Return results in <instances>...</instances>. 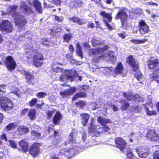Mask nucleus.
I'll list each match as a JSON object with an SVG mask.
<instances>
[{"instance_id": "nucleus-1", "label": "nucleus", "mask_w": 159, "mask_h": 159, "mask_svg": "<svg viewBox=\"0 0 159 159\" xmlns=\"http://www.w3.org/2000/svg\"><path fill=\"white\" fill-rule=\"evenodd\" d=\"M108 48V46L106 45L103 48L91 49L89 50V55L90 56L95 55L93 60L97 62L100 60H104L106 61H110L112 63H115L116 60V57L113 55L111 51H107Z\"/></svg>"}, {"instance_id": "nucleus-2", "label": "nucleus", "mask_w": 159, "mask_h": 159, "mask_svg": "<svg viewBox=\"0 0 159 159\" xmlns=\"http://www.w3.org/2000/svg\"><path fill=\"white\" fill-rule=\"evenodd\" d=\"M18 7L16 5L9 6L7 9V12L2 11V16L7 14L11 15L14 18L15 25L19 29L22 30L27 23V21L24 16L16 12Z\"/></svg>"}, {"instance_id": "nucleus-3", "label": "nucleus", "mask_w": 159, "mask_h": 159, "mask_svg": "<svg viewBox=\"0 0 159 159\" xmlns=\"http://www.w3.org/2000/svg\"><path fill=\"white\" fill-rule=\"evenodd\" d=\"M77 134V132L75 129L72 130L67 140L66 145H68L69 144V145L71 146L72 145L73 147L70 148V149L66 148L61 149L58 154L59 155H61L63 153L66 156H68L70 154H72L75 153V151L78 150V149L75 148L79 145V144L75 142V139L76 137Z\"/></svg>"}, {"instance_id": "nucleus-4", "label": "nucleus", "mask_w": 159, "mask_h": 159, "mask_svg": "<svg viewBox=\"0 0 159 159\" xmlns=\"http://www.w3.org/2000/svg\"><path fill=\"white\" fill-rule=\"evenodd\" d=\"M115 18L120 19L121 27L124 29L127 30L131 26V23L128 17L127 14L122 10L120 11L116 14Z\"/></svg>"}, {"instance_id": "nucleus-5", "label": "nucleus", "mask_w": 159, "mask_h": 159, "mask_svg": "<svg viewBox=\"0 0 159 159\" xmlns=\"http://www.w3.org/2000/svg\"><path fill=\"white\" fill-rule=\"evenodd\" d=\"M91 123L89 127L90 132L93 133V135L96 137L99 136L101 133L107 132L109 131L110 128L108 126L105 125L102 128H99L100 126H96L93 124L94 119L92 118L91 119Z\"/></svg>"}, {"instance_id": "nucleus-6", "label": "nucleus", "mask_w": 159, "mask_h": 159, "mask_svg": "<svg viewBox=\"0 0 159 159\" xmlns=\"http://www.w3.org/2000/svg\"><path fill=\"white\" fill-rule=\"evenodd\" d=\"M115 70L116 74H120L122 75L123 77L125 76L126 75L125 70L124 69L122 65L121 62H119L116 68L114 69L112 67L104 68L102 71L105 74L110 72L113 71Z\"/></svg>"}, {"instance_id": "nucleus-7", "label": "nucleus", "mask_w": 159, "mask_h": 159, "mask_svg": "<svg viewBox=\"0 0 159 159\" xmlns=\"http://www.w3.org/2000/svg\"><path fill=\"white\" fill-rule=\"evenodd\" d=\"M0 102L1 108L4 110L8 111L13 108L14 104L12 101L7 97H1L0 98Z\"/></svg>"}, {"instance_id": "nucleus-8", "label": "nucleus", "mask_w": 159, "mask_h": 159, "mask_svg": "<svg viewBox=\"0 0 159 159\" xmlns=\"http://www.w3.org/2000/svg\"><path fill=\"white\" fill-rule=\"evenodd\" d=\"M75 70H64L63 74L60 77V80L61 81H64L67 79H69L72 81L74 80V78L75 77Z\"/></svg>"}, {"instance_id": "nucleus-9", "label": "nucleus", "mask_w": 159, "mask_h": 159, "mask_svg": "<svg viewBox=\"0 0 159 159\" xmlns=\"http://www.w3.org/2000/svg\"><path fill=\"white\" fill-rule=\"evenodd\" d=\"M13 28L11 23L8 20H3L2 22L1 31L10 33L13 30Z\"/></svg>"}, {"instance_id": "nucleus-10", "label": "nucleus", "mask_w": 159, "mask_h": 159, "mask_svg": "<svg viewBox=\"0 0 159 159\" xmlns=\"http://www.w3.org/2000/svg\"><path fill=\"white\" fill-rule=\"evenodd\" d=\"M136 151L139 156L143 158H146L150 153L149 149L143 146H140L137 148Z\"/></svg>"}, {"instance_id": "nucleus-11", "label": "nucleus", "mask_w": 159, "mask_h": 159, "mask_svg": "<svg viewBox=\"0 0 159 159\" xmlns=\"http://www.w3.org/2000/svg\"><path fill=\"white\" fill-rule=\"evenodd\" d=\"M4 63L8 70H13L16 66V63L13 58L10 56L6 58Z\"/></svg>"}, {"instance_id": "nucleus-12", "label": "nucleus", "mask_w": 159, "mask_h": 159, "mask_svg": "<svg viewBox=\"0 0 159 159\" xmlns=\"http://www.w3.org/2000/svg\"><path fill=\"white\" fill-rule=\"evenodd\" d=\"M100 14L101 16L105 18L103 19V21L106 26L109 29H112L113 28L110 25L109 23L111 22L112 19L111 14L109 13H106L105 11H101Z\"/></svg>"}, {"instance_id": "nucleus-13", "label": "nucleus", "mask_w": 159, "mask_h": 159, "mask_svg": "<svg viewBox=\"0 0 159 159\" xmlns=\"http://www.w3.org/2000/svg\"><path fill=\"white\" fill-rule=\"evenodd\" d=\"M115 142L116 147L123 152L127 144L125 140L120 137L116 138L115 139Z\"/></svg>"}, {"instance_id": "nucleus-14", "label": "nucleus", "mask_w": 159, "mask_h": 159, "mask_svg": "<svg viewBox=\"0 0 159 159\" xmlns=\"http://www.w3.org/2000/svg\"><path fill=\"white\" fill-rule=\"evenodd\" d=\"M139 27L140 33L141 34L147 33L149 31V27L143 20H141L139 22Z\"/></svg>"}, {"instance_id": "nucleus-15", "label": "nucleus", "mask_w": 159, "mask_h": 159, "mask_svg": "<svg viewBox=\"0 0 159 159\" xmlns=\"http://www.w3.org/2000/svg\"><path fill=\"white\" fill-rule=\"evenodd\" d=\"M147 137L151 141H155L159 143V135L157 134L154 130L151 129L148 131Z\"/></svg>"}, {"instance_id": "nucleus-16", "label": "nucleus", "mask_w": 159, "mask_h": 159, "mask_svg": "<svg viewBox=\"0 0 159 159\" xmlns=\"http://www.w3.org/2000/svg\"><path fill=\"white\" fill-rule=\"evenodd\" d=\"M126 62L131 66L134 71H137L138 69V63L135 61L132 56H130L127 58Z\"/></svg>"}, {"instance_id": "nucleus-17", "label": "nucleus", "mask_w": 159, "mask_h": 159, "mask_svg": "<svg viewBox=\"0 0 159 159\" xmlns=\"http://www.w3.org/2000/svg\"><path fill=\"white\" fill-rule=\"evenodd\" d=\"M124 97L127 99L129 100H131L133 99V100H137V101H143V99L142 98L140 97L138 94H136L133 96L131 93H123Z\"/></svg>"}, {"instance_id": "nucleus-18", "label": "nucleus", "mask_w": 159, "mask_h": 159, "mask_svg": "<svg viewBox=\"0 0 159 159\" xmlns=\"http://www.w3.org/2000/svg\"><path fill=\"white\" fill-rule=\"evenodd\" d=\"M39 144L34 143L31 146L29 152L30 154L33 156H36L39 154Z\"/></svg>"}, {"instance_id": "nucleus-19", "label": "nucleus", "mask_w": 159, "mask_h": 159, "mask_svg": "<svg viewBox=\"0 0 159 159\" xmlns=\"http://www.w3.org/2000/svg\"><path fill=\"white\" fill-rule=\"evenodd\" d=\"M153 105L151 102H149L144 105V107L147 115L152 116L156 114V111L153 110Z\"/></svg>"}, {"instance_id": "nucleus-20", "label": "nucleus", "mask_w": 159, "mask_h": 159, "mask_svg": "<svg viewBox=\"0 0 159 159\" xmlns=\"http://www.w3.org/2000/svg\"><path fill=\"white\" fill-rule=\"evenodd\" d=\"M20 7V10L26 14L29 15L32 12V10L29 7L27 6L25 2H21Z\"/></svg>"}, {"instance_id": "nucleus-21", "label": "nucleus", "mask_w": 159, "mask_h": 159, "mask_svg": "<svg viewBox=\"0 0 159 159\" xmlns=\"http://www.w3.org/2000/svg\"><path fill=\"white\" fill-rule=\"evenodd\" d=\"M150 78L151 80H155L159 83V67L156 69L154 73L150 75Z\"/></svg>"}, {"instance_id": "nucleus-22", "label": "nucleus", "mask_w": 159, "mask_h": 159, "mask_svg": "<svg viewBox=\"0 0 159 159\" xmlns=\"http://www.w3.org/2000/svg\"><path fill=\"white\" fill-rule=\"evenodd\" d=\"M76 89L75 88H72L71 89L66 90L60 93V95L63 97H65L68 95L72 94L75 91Z\"/></svg>"}, {"instance_id": "nucleus-23", "label": "nucleus", "mask_w": 159, "mask_h": 159, "mask_svg": "<svg viewBox=\"0 0 159 159\" xmlns=\"http://www.w3.org/2000/svg\"><path fill=\"white\" fill-rule=\"evenodd\" d=\"M159 64V60L157 59L151 60L148 64V67L151 69H154L156 68Z\"/></svg>"}, {"instance_id": "nucleus-24", "label": "nucleus", "mask_w": 159, "mask_h": 159, "mask_svg": "<svg viewBox=\"0 0 159 159\" xmlns=\"http://www.w3.org/2000/svg\"><path fill=\"white\" fill-rule=\"evenodd\" d=\"M33 5L36 11L39 13L42 14V7L40 2L38 0H34Z\"/></svg>"}, {"instance_id": "nucleus-25", "label": "nucleus", "mask_w": 159, "mask_h": 159, "mask_svg": "<svg viewBox=\"0 0 159 159\" xmlns=\"http://www.w3.org/2000/svg\"><path fill=\"white\" fill-rule=\"evenodd\" d=\"M97 120L102 126V127H100L99 128H102L105 125V124L111 122V120L109 119L100 116L98 117Z\"/></svg>"}, {"instance_id": "nucleus-26", "label": "nucleus", "mask_w": 159, "mask_h": 159, "mask_svg": "<svg viewBox=\"0 0 159 159\" xmlns=\"http://www.w3.org/2000/svg\"><path fill=\"white\" fill-rule=\"evenodd\" d=\"M62 117V116L61 114L59 111H57L53 119V123L55 125L59 124Z\"/></svg>"}, {"instance_id": "nucleus-27", "label": "nucleus", "mask_w": 159, "mask_h": 159, "mask_svg": "<svg viewBox=\"0 0 159 159\" xmlns=\"http://www.w3.org/2000/svg\"><path fill=\"white\" fill-rule=\"evenodd\" d=\"M17 131L20 135H22L27 133L29 131V129L25 126H19L17 129Z\"/></svg>"}, {"instance_id": "nucleus-28", "label": "nucleus", "mask_w": 159, "mask_h": 159, "mask_svg": "<svg viewBox=\"0 0 159 159\" xmlns=\"http://www.w3.org/2000/svg\"><path fill=\"white\" fill-rule=\"evenodd\" d=\"M66 58L68 59L69 61L72 64L76 63L77 65H80L82 63V61L77 62L73 58V55L71 53L67 54L66 55Z\"/></svg>"}, {"instance_id": "nucleus-29", "label": "nucleus", "mask_w": 159, "mask_h": 159, "mask_svg": "<svg viewBox=\"0 0 159 159\" xmlns=\"http://www.w3.org/2000/svg\"><path fill=\"white\" fill-rule=\"evenodd\" d=\"M19 145L24 152H26L28 149V144L25 140L19 142Z\"/></svg>"}, {"instance_id": "nucleus-30", "label": "nucleus", "mask_w": 159, "mask_h": 159, "mask_svg": "<svg viewBox=\"0 0 159 159\" xmlns=\"http://www.w3.org/2000/svg\"><path fill=\"white\" fill-rule=\"evenodd\" d=\"M83 2L79 0H75L70 2V6L71 8L76 7L78 6H82Z\"/></svg>"}, {"instance_id": "nucleus-31", "label": "nucleus", "mask_w": 159, "mask_h": 159, "mask_svg": "<svg viewBox=\"0 0 159 159\" xmlns=\"http://www.w3.org/2000/svg\"><path fill=\"white\" fill-rule=\"evenodd\" d=\"M82 119V123L84 126H85L88 121L89 116L87 114H84L81 115Z\"/></svg>"}, {"instance_id": "nucleus-32", "label": "nucleus", "mask_w": 159, "mask_h": 159, "mask_svg": "<svg viewBox=\"0 0 159 159\" xmlns=\"http://www.w3.org/2000/svg\"><path fill=\"white\" fill-rule=\"evenodd\" d=\"M23 74L29 80V82L30 84H34V82L32 81V80L34 79L33 75H31L29 73L26 71H24Z\"/></svg>"}, {"instance_id": "nucleus-33", "label": "nucleus", "mask_w": 159, "mask_h": 159, "mask_svg": "<svg viewBox=\"0 0 159 159\" xmlns=\"http://www.w3.org/2000/svg\"><path fill=\"white\" fill-rule=\"evenodd\" d=\"M58 64V63H54L53 65L52 66V70L54 72L57 73L61 72L63 71L64 70L61 69V68L58 67L57 66Z\"/></svg>"}, {"instance_id": "nucleus-34", "label": "nucleus", "mask_w": 159, "mask_h": 159, "mask_svg": "<svg viewBox=\"0 0 159 159\" xmlns=\"http://www.w3.org/2000/svg\"><path fill=\"white\" fill-rule=\"evenodd\" d=\"M135 76L136 78L140 81L139 82L141 83H142V81L144 79L143 77V75L139 71H137V72L135 73Z\"/></svg>"}, {"instance_id": "nucleus-35", "label": "nucleus", "mask_w": 159, "mask_h": 159, "mask_svg": "<svg viewBox=\"0 0 159 159\" xmlns=\"http://www.w3.org/2000/svg\"><path fill=\"white\" fill-rule=\"evenodd\" d=\"M33 59H37L39 60H43V54L39 52H36L33 56Z\"/></svg>"}, {"instance_id": "nucleus-36", "label": "nucleus", "mask_w": 159, "mask_h": 159, "mask_svg": "<svg viewBox=\"0 0 159 159\" xmlns=\"http://www.w3.org/2000/svg\"><path fill=\"white\" fill-rule=\"evenodd\" d=\"M70 20H71L75 23H76L80 25H82L84 23V21L79 18L76 17H72L70 18Z\"/></svg>"}, {"instance_id": "nucleus-37", "label": "nucleus", "mask_w": 159, "mask_h": 159, "mask_svg": "<svg viewBox=\"0 0 159 159\" xmlns=\"http://www.w3.org/2000/svg\"><path fill=\"white\" fill-rule=\"evenodd\" d=\"M76 52L78 55L81 58H82L83 56L82 53L81 48L80 46L79 43H76Z\"/></svg>"}, {"instance_id": "nucleus-38", "label": "nucleus", "mask_w": 159, "mask_h": 159, "mask_svg": "<svg viewBox=\"0 0 159 159\" xmlns=\"http://www.w3.org/2000/svg\"><path fill=\"white\" fill-rule=\"evenodd\" d=\"M16 126V123H11L6 126V131H8L15 129Z\"/></svg>"}, {"instance_id": "nucleus-39", "label": "nucleus", "mask_w": 159, "mask_h": 159, "mask_svg": "<svg viewBox=\"0 0 159 159\" xmlns=\"http://www.w3.org/2000/svg\"><path fill=\"white\" fill-rule=\"evenodd\" d=\"M120 102L123 104V105L121 107V108L122 110H125L129 107V104L124 100H121Z\"/></svg>"}, {"instance_id": "nucleus-40", "label": "nucleus", "mask_w": 159, "mask_h": 159, "mask_svg": "<svg viewBox=\"0 0 159 159\" xmlns=\"http://www.w3.org/2000/svg\"><path fill=\"white\" fill-rule=\"evenodd\" d=\"M91 43L93 46H98L102 43L101 41L98 40L94 38H93L92 39Z\"/></svg>"}, {"instance_id": "nucleus-41", "label": "nucleus", "mask_w": 159, "mask_h": 159, "mask_svg": "<svg viewBox=\"0 0 159 159\" xmlns=\"http://www.w3.org/2000/svg\"><path fill=\"white\" fill-rule=\"evenodd\" d=\"M42 60L37 59H34L33 61L34 65L36 67L40 66L43 63V62L41 61Z\"/></svg>"}, {"instance_id": "nucleus-42", "label": "nucleus", "mask_w": 159, "mask_h": 159, "mask_svg": "<svg viewBox=\"0 0 159 159\" xmlns=\"http://www.w3.org/2000/svg\"><path fill=\"white\" fill-rule=\"evenodd\" d=\"M28 115L30 119H34L35 116V110L33 109L31 110L29 112Z\"/></svg>"}, {"instance_id": "nucleus-43", "label": "nucleus", "mask_w": 159, "mask_h": 159, "mask_svg": "<svg viewBox=\"0 0 159 159\" xmlns=\"http://www.w3.org/2000/svg\"><path fill=\"white\" fill-rule=\"evenodd\" d=\"M63 37L64 41L68 42L72 37V34L70 33L66 34H65Z\"/></svg>"}, {"instance_id": "nucleus-44", "label": "nucleus", "mask_w": 159, "mask_h": 159, "mask_svg": "<svg viewBox=\"0 0 159 159\" xmlns=\"http://www.w3.org/2000/svg\"><path fill=\"white\" fill-rule=\"evenodd\" d=\"M146 41L145 39L139 40L137 39H133L130 40V41L135 44H138L144 43Z\"/></svg>"}, {"instance_id": "nucleus-45", "label": "nucleus", "mask_w": 159, "mask_h": 159, "mask_svg": "<svg viewBox=\"0 0 159 159\" xmlns=\"http://www.w3.org/2000/svg\"><path fill=\"white\" fill-rule=\"evenodd\" d=\"M86 93L85 92L78 93L76 94L73 97V100H74L79 98L85 97L86 96Z\"/></svg>"}, {"instance_id": "nucleus-46", "label": "nucleus", "mask_w": 159, "mask_h": 159, "mask_svg": "<svg viewBox=\"0 0 159 159\" xmlns=\"http://www.w3.org/2000/svg\"><path fill=\"white\" fill-rule=\"evenodd\" d=\"M31 134L33 136L38 138L41 139V133L36 130L32 131Z\"/></svg>"}, {"instance_id": "nucleus-47", "label": "nucleus", "mask_w": 159, "mask_h": 159, "mask_svg": "<svg viewBox=\"0 0 159 159\" xmlns=\"http://www.w3.org/2000/svg\"><path fill=\"white\" fill-rule=\"evenodd\" d=\"M134 157H135L131 150L129 149L127 150V159H134Z\"/></svg>"}, {"instance_id": "nucleus-48", "label": "nucleus", "mask_w": 159, "mask_h": 159, "mask_svg": "<svg viewBox=\"0 0 159 159\" xmlns=\"http://www.w3.org/2000/svg\"><path fill=\"white\" fill-rule=\"evenodd\" d=\"M76 105L80 108L83 109L84 107L85 106V103L83 101H81L77 102L75 103Z\"/></svg>"}, {"instance_id": "nucleus-49", "label": "nucleus", "mask_w": 159, "mask_h": 159, "mask_svg": "<svg viewBox=\"0 0 159 159\" xmlns=\"http://www.w3.org/2000/svg\"><path fill=\"white\" fill-rule=\"evenodd\" d=\"M47 95V93L43 92H40L37 93L36 96L39 98H44Z\"/></svg>"}, {"instance_id": "nucleus-50", "label": "nucleus", "mask_w": 159, "mask_h": 159, "mask_svg": "<svg viewBox=\"0 0 159 159\" xmlns=\"http://www.w3.org/2000/svg\"><path fill=\"white\" fill-rule=\"evenodd\" d=\"M5 87L6 86L2 84L0 85V95L6 93Z\"/></svg>"}, {"instance_id": "nucleus-51", "label": "nucleus", "mask_w": 159, "mask_h": 159, "mask_svg": "<svg viewBox=\"0 0 159 159\" xmlns=\"http://www.w3.org/2000/svg\"><path fill=\"white\" fill-rule=\"evenodd\" d=\"M55 112V111L54 110L52 111H47L46 113L48 117L49 118H52Z\"/></svg>"}, {"instance_id": "nucleus-52", "label": "nucleus", "mask_w": 159, "mask_h": 159, "mask_svg": "<svg viewBox=\"0 0 159 159\" xmlns=\"http://www.w3.org/2000/svg\"><path fill=\"white\" fill-rule=\"evenodd\" d=\"M153 158L154 159H159V148L154 153Z\"/></svg>"}, {"instance_id": "nucleus-53", "label": "nucleus", "mask_w": 159, "mask_h": 159, "mask_svg": "<svg viewBox=\"0 0 159 159\" xmlns=\"http://www.w3.org/2000/svg\"><path fill=\"white\" fill-rule=\"evenodd\" d=\"M100 107V105L98 102H95L92 105V108L93 110L97 109Z\"/></svg>"}, {"instance_id": "nucleus-54", "label": "nucleus", "mask_w": 159, "mask_h": 159, "mask_svg": "<svg viewBox=\"0 0 159 159\" xmlns=\"http://www.w3.org/2000/svg\"><path fill=\"white\" fill-rule=\"evenodd\" d=\"M8 142L11 147L13 148H16L17 147V144L14 141L11 140H8Z\"/></svg>"}, {"instance_id": "nucleus-55", "label": "nucleus", "mask_w": 159, "mask_h": 159, "mask_svg": "<svg viewBox=\"0 0 159 159\" xmlns=\"http://www.w3.org/2000/svg\"><path fill=\"white\" fill-rule=\"evenodd\" d=\"M54 16L55 19L56 20L59 22H61L63 20V18L62 16H59L56 15H55Z\"/></svg>"}, {"instance_id": "nucleus-56", "label": "nucleus", "mask_w": 159, "mask_h": 159, "mask_svg": "<svg viewBox=\"0 0 159 159\" xmlns=\"http://www.w3.org/2000/svg\"><path fill=\"white\" fill-rule=\"evenodd\" d=\"M37 100L36 98H34L30 102V106H33L36 103Z\"/></svg>"}, {"instance_id": "nucleus-57", "label": "nucleus", "mask_w": 159, "mask_h": 159, "mask_svg": "<svg viewBox=\"0 0 159 159\" xmlns=\"http://www.w3.org/2000/svg\"><path fill=\"white\" fill-rule=\"evenodd\" d=\"M60 1L61 0H48L49 2L51 3L56 5L59 4L60 3Z\"/></svg>"}, {"instance_id": "nucleus-58", "label": "nucleus", "mask_w": 159, "mask_h": 159, "mask_svg": "<svg viewBox=\"0 0 159 159\" xmlns=\"http://www.w3.org/2000/svg\"><path fill=\"white\" fill-rule=\"evenodd\" d=\"M117 34L119 37L121 38L122 39H124L125 38V34L124 32L119 33Z\"/></svg>"}, {"instance_id": "nucleus-59", "label": "nucleus", "mask_w": 159, "mask_h": 159, "mask_svg": "<svg viewBox=\"0 0 159 159\" xmlns=\"http://www.w3.org/2000/svg\"><path fill=\"white\" fill-rule=\"evenodd\" d=\"M1 139L2 140H4L5 142L7 141L6 134L4 133H3L2 135L1 136Z\"/></svg>"}, {"instance_id": "nucleus-60", "label": "nucleus", "mask_w": 159, "mask_h": 159, "mask_svg": "<svg viewBox=\"0 0 159 159\" xmlns=\"http://www.w3.org/2000/svg\"><path fill=\"white\" fill-rule=\"evenodd\" d=\"M87 26L88 28H92L94 27V24L91 22H89L87 24Z\"/></svg>"}, {"instance_id": "nucleus-61", "label": "nucleus", "mask_w": 159, "mask_h": 159, "mask_svg": "<svg viewBox=\"0 0 159 159\" xmlns=\"http://www.w3.org/2000/svg\"><path fill=\"white\" fill-rule=\"evenodd\" d=\"M28 46H26V47H24L25 49H31L32 51L34 49L36 50L35 49H34V46L33 45L32 47L30 46V45L28 44Z\"/></svg>"}, {"instance_id": "nucleus-62", "label": "nucleus", "mask_w": 159, "mask_h": 159, "mask_svg": "<svg viewBox=\"0 0 159 159\" xmlns=\"http://www.w3.org/2000/svg\"><path fill=\"white\" fill-rule=\"evenodd\" d=\"M28 109L25 108L21 112V115H25L28 111Z\"/></svg>"}, {"instance_id": "nucleus-63", "label": "nucleus", "mask_w": 159, "mask_h": 159, "mask_svg": "<svg viewBox=\"0 0 159 159\" xmlns=\"http://www.w3.org/2000/svg\"><path fill=\"white\" fill-rule=\"evenodd\" d=\"M89 86L87 85H84L81 86L80 88V89H82L84 90H86L89 88Z\"/></svg>"}, {"instance_id": "nucleus-64", "label": "nucleus", "mask_w": 159, "mask_h": 159, "mask_svg": "<svg viewBox=\"0 0 159 159\" xmlns=\"http://www.w3.org/2000/svg\"><path fill=\"white\" fill-rule=\"evenodd\" d=\"M146 4L149 5H154L157 6V4L152 2H146Z\"/></svg>"}]
</instances>
